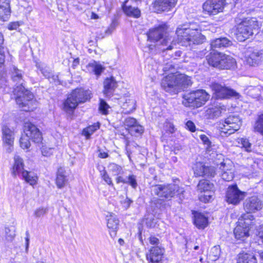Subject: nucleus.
<instances>
[{"label": "nucleus", "instance_id": "1", "mask_svg": "<svg viewBox=\"0 0 263 263\" xmlns=\"http://www.w3.org/2000/svg\"><path fill=\"white\" fill-rule=\"evenodd\" d=\"M10 76L14 83L13 93L16 96L17 104L25 111H32L37 107V102L33 93L25 87L24 72L13 66L10 69Z\"/></svg>", "mask_w": 263, "mask_h": 263}, {"label": "nucleus", "instance_id": "2", "mask_svg": "<svg viewBox=\"0 0 263 263\" xmlns=\"http://www.w3.org/2000/svg\"><path fill=\"white\" fill-rule=\"evenodd\" d=\"M177 38L174 41L172 44L175 45L177 43L182 46L187 47L193 45L202 44L205 40V37L199 31L193 30L183 25L179 26L176 31Z\"/></svg>", "mask_w": 263, "mask_h": 263}, {"label": "nucleus", "instance_id": "3", "mask_svg": "<svg viewBox=\"0 0 263 263\" xmlns=\"http://www.w3.org/2000/svg\"><path fill=\"white\" fill-rule=\"evenodd\" d=\"M191 84L190 79L183 74L171 73L164 77L161 81L162 87L166 91L177 93Z\"/></svg>", "mask_w": 263, "mask_h": 263}, {"label": "nucleus", "instance_id": "4", "mask_svg": "<svg viewBox=\"0 0 263 263\" xmlns=\"http://www.w3.org/2000/svg\"><path fill=\"white\" fill-rule=\"evenodd\" d=\"M235 22L238 24L236 37L238 41H244L254 34L257 33L259 25L256 18H245L240 22L236 18Z\"/></svg>", "mask_w": 263, "mask_h": 263}, {"label": "nucleus", "instance_id": "5", "mask_svg": "<svg viewBox=\"0 0 263 263\" xmlns=\"http://www.w3.org/2000/svg\"><path fill=\"white\" fill-rule=\"evenodd\" d=\"M91 91L83 88H76L68 95L63 103V109L67 113L72 112L79 104L89 100L91 98Z\"/></svg>", "mask_w": 263, "mask_h": 263}, {"label": "nucleus", "instance_id": "6", "mask_svg": "<svg viewBox=\"0 0 263 263\" xmlns=\"http://www.w3.org/2000/svg\"><path fill=\"white\" fill-rule=\"evenodd\" d=\"M24 132L25 134L20 140L21 147L23 149H28L30 145V139L36 143H41L43 140L41 132L32 123L30 122H25L24 126Z\"/></svg>", "mask_w": 263, "mask_h": 263}, {"label": "nucleus", "instance_id": "7", "mask_svg": "<svg viewBox=\"0 0 263 263\" xmlns=\"http://www.w3.org/2000/svg\"><path fill=\"white\" fill-rule=\"evenodd\" d=\"M152 194L159 197L170 200L175 196L183 194L184 189L175 183L156 184L151 187Z\"/></svg>", "mask_w": 263, "mask_h": 263}, {"label": "nucleus", "instance_id": "8", "mask_svg": "<svg viewBox=\"0 0 263 263\" xmlns=\"http://www.w3.org/2000/svg\"><path fill=\"white\" fill-rule=\"evenodd\" d=\"M166 29L164 26H160L157 28L151 29L147 33L148 40L153 42H157V45L161 44L162 46H167L168 43L171 44L166 48H162V51L169 50L172 49V44L174 40L172 37L166 35Z\"/></svg>", "mask_w": 263, "mask_h": 263}, {"label": "nucleus", "instance_id": "9", "mask_svg": "<svg viewBox=\"0 0 263 263\" xmlns=\"http://www.w3.org/2000/svg\"><path fill=\"white\" fill-rule=\"evenodd\" d=\"M210 96L204 90H197L183 95L182 103L187 107H199L204 104Z\"/></svg>", "mask_w": 263, "mask_h": 263}, {"label": "nucleus", "instance_id": "10", "mask_svg": "<svg viewBox=\"0 0 263 263\" xmlns=\"http://www.w3.org/2000/svg\"><path fill=\"white\" fill-rule=\"evenodd\" d=\"M246 195V192L240 190L236 184L232 185L227 189L226 200L229 204L238 205Z\"/></svg>", "mask_w": 263, "mask_h": 263}, {"label": "nucleus", "instance_id": "11", "mask_svg": "<svg viewBox=\"0 0 263 263\" xmlns=\"http://www.w3.org/2000/svg\"><path fill=\"white\" fill-rule=\"evenodd\" d=\"M214 187L213 183L208 180H201L197 185V190L201 193H203L199 197V199L203 202H209L213 196L212 190Z\"/></svg>", "mask_w": 263, "mask_h": 263}, {"label": "nucleus", "instance_id": "12", "mask_svg": "<svg viewBox=\"0 0 263 263\" xmlns=\"http://www.w3.org/2000/svg\"><path fill=\"white\" fill-rule=\"evenodd\" d=\"M210 87L218 99L229 98L230 97H237L239 96V94L234 90L229 89L218 83H212Z\"/></svg>", "mask_w": 263, "mask_h": 263}, {"label": "nucleus", "instance_id": "13", "mask_svg": "<svg viewBox=\"0 0 263 263\" xmlns=\"http://www.w3.org/2000/svg\"><path fill=\"white\" fill-rule=\"evenodd\" d=\"M263 206V202L256 196H252L246 199L243 203V207L246 213L252 214L260 210Z\"/></svg>", "mask_w": 263, "mask_h": 263}, {"label": "nucleus", "instance_id": "14", "mask_svg": "<svg viewBox=\"0 0 263 263\" xmlns=\"http://www.w3.org/2000/svg\"><path fill=\"white\" fill-rule=\"evenodd\" d=\"M223 130L221 133L231 135L238 130L241 125L239 116H229L224 121Z\"/></svg>", "mask_w": 263, "mask_h": 263}, {"label": "nucleus", "instance_id": "15", "mask_svg": "<svg viewBox=\"0 0 263 263\" xmlns=\"http://www.w3.org/2000/svg\"><path fill=\"white\" fill-rule=\"evenodd\" d=\"M224 0H208L203 5V10L210 15H215L222 11Z\"/></svg>", "mask_w": 263, "mask_h": 263}, {"label": "nucleus", "instance_id": "16", "mask_svg": "<svg viewBox=\"0 0 263 263\" xmlns=\"http://www.w3.org/2000/svg\"><path fill=\"white\" fill-rule=\"evenodd\" d=\"M247 63L250 66H255L260 64L262 60L261 50L249 48L246 54Z\"/></svg>", "mask_w": 263, "mask_h": 263}, {"label": "nucleus", "instance_id": "17", "mask_svg": "<svg viewBox=\"0 0 263 263\" xmlns=\"http://www.w3.org/2000/svg\"><path fill=\"white\" fill-rule=\"evenodd\" d=\"M194 175L196 177H214L215 170L213 166H206L201 162L196 163L193 167Z\"/></svg>", "mask_w": 263, "mask_h": 263}, {"label": "nucleus", "instance_id": "18", "mask_svg": "<svg viewBox=\"0 0 263 263\" xmlns=\"http://www.w3.org/2000/svg\"><path fill=\"white\" fill-rule=\"evenodd\" d=\"M177 0H155L153 3V8L157 13L168 11L174 8Z\"/></svg>", "mask_w": 263, "mask_h": 263}, {"label": "nucleus", "instance_id": "19", "mask_svg": "<svg viewBox=\"0 0 263 263\" xmlns=\"http://www.w3.org/2000/svg\"><path fill=\"white\" fill-rule=\"evenodd\" d=\"M163 255V249L159 246H154L146 254V259L152 263H162Z\"/></svg>", "mask_w": 263, "mask_h": 263}, {"label": "nucleus", "instance_id": "20", "mask_svg": "<svg viewBox=\"0 0 263 263\" xmlns=\"http://www.w3.org/2000/svg\"><path fill=\"white\" fill-rule=\"evenodd\" d=\"M222 55H223V53L213 50L206 55V59L210 66L219 69L221 59L222 58Z\"/></svg>", "mask_w": 263, "mask_h": 263}, {"label": "nucleus", "instance_id": "21", "mask_svg": "<svg viewBox=\"0 0 263 263\" xmlns=\"http://www.w3.org/2000/svg\"><path fill=\"white\" fill-rule=\"evenodd\" d=\"M117 87V83L114 78H107L104 82V95L107 97H111Z\"/></svg>", "mask_w": 263, "mask_h": 263}, {"label": "nucleus", "instance_id": "22", "mask_svg": "<svg viewBox=\"0 0 263 263\" xmlns=\"http://www.w3.org/2000/svg\"><path fill=\"white\" fill-rule=\"evenodd\" d=\"M232 167L231 163L227 164L226 162L220 163V169L222 171L221 176L223 180L230 181L233 179L234 175L232 172Z\"/></svg>", "mask_w": 263, "mask_h": 263}, {"label": "nucleus", "instance_id": "23", "mask_svg": "<svg viewBox=\"0 0 263 263\" xmlns=\"http://www.w3.org/2000/svg\"><path fill=\"white\" fill-rule=\"evenodd\" d=\"M10 13V0H0V20L6 21Z\"/></svg>", "mask_w": 263, "mask_h": 263}, {"label": "nucleus", "instance_id": "24", "mask_svg": "<svg viewBox=\"0 0 263 263\" xmlns=\"http://www.w3.org/2000/svg\"><path fill=\"white\" fill-rule=\"evenodd\" d=\"M2 132L4 143L11 147L13 144L14 140L13 132L7 126L4 125L2 128ZM8 151V152L11 151L10 147L9 148Z\"/></svg>", "mask_w": 263, "mask_h": 263}, {"label": "nucleus", "instance_id": "25", "mask_svg": "<svg viewBox=\"0 0 263 263\" xmlns=\"http://www.w3.org/2000/svg\"><path fill=\"white\" fill-rule=\"evenodd\" d=\"M14 163L12 168V175L15 177L17 175L22 174L24 170V161L23 159L18 155H15L14 157Z\"/></svg>", "mask_w": 263, "mask_h": 263}, {"label": "nucleus", "instance_id": "26", "mask_svg": "<svg viewBox=\"0 0 263 263\" xmlns=\"http://www.w3.org/2000/svg\"><path fill=\"white\" fill-rule=\"evenodd\" d=\"M119 221L115 216L111 215L107 219V227L109 229V234L111 237H115L117 234V231L119 227Z\"/></svg>", "mask_w": 263, "mask_h": 263}, {"label": "nucleus", "instance_id": "27", "mask_svg": "<svg viewBox=\"0 0 263 263\" xmlns=\"http://www.w3.org/2000/svg\"><path fill=\"white\" fill-rule=\"evenodd\" d=\"M222 56V58L221 59L220 65V67H219V69H229L235 67L236 64V61L230 55H228L224 53H223Z\"/></svg>", "mask_w": 263, "mask_h": 263}, {"label": "nucleus", "instance_id": "28", "mask_svg": "<svg viewBox=\"0 0 263 263\" xmlns=\"http://www.w3.org/2000/svg\"><path fill=\"white\" fill-rule=\"evenodd\" d=\"M67 181V175L64 168L60 167L57 172L56 184L58 188L63 187Z\"/></svg>", "mask_w": 263, "mask_h": 263}, {"label": "nucleus", "instance_id": "29", "mask_svg": "<svg viewBox=\"0 0 263 263\" xmlns=\"http://www.w3.org/2000/svg\"><path fill=\"white\" fill-rule=\"evenodd\" d=\"M232 44L231 41L227 37L217 38L211 43V47L213 50L216 48L228 47Z\"/></svg>", "mask_w": 263, "mask_h": 263}, {"label": "nucleus", "instance_id": "30", "mask_svg": "<svg viewBox=\"0 0 263 263\" xmlns=\"http://www.w3.org/2000/svg\"><path fill=\"white\" fill-rule=\"evenodd\" d=\"M234 233L236 239H243L249 236V229L238 223L234 230Z\"/></svg>", "mask_w": 263, "mask_h": 263}, {"label": "nucleus", "instance_id": "31", "mask_svg": "<svg viewBox=\"0 0 263 263\" xmlns=\"http://www.w3.org/2000/svg\"><path fill=\"white\" fill-rule=\"evenodd\" d=\"M254 217L250 213H246L242 214L238 219V223L244 227H247L250 229V226L253 223Z\"/></svg>", "mask_w": 263, "mask_h": 263}, {"label": "nucleus", "instance_id": "32", "mask_svg": "<svg viewBox=\"0 0 263 263\" xmlns=\"http://www.w3.org/2000/svg\"><path fill=\"white\" fill-rule=\"evenodd\" d=\"M127 1H125L122 5V9L124 12L129 16L139 17L140 16V11L138 8L133 7L126 5Z\"/></svg>", "mask_w": 263, "mask_h": 263}, {"label": "nucleus", "instance_id": "33", "mask_svg": "<svg viewBox=\"0 0 263 263\" xmlns=\"http://www.w3.org/2000/svg\"><path fill=\"white\" fill-rule=\"evenodd\" d=\"M255 256L249 253H240L238 255L237 263H256Z\"/></svg>", "mask_w": 263, "mask_h": 263}, {"label": "nucleus", "instance_id": "34", "mask_svg": "<svg viewBox=\"0 0 263 263\" xmlns=\"http://www.w3.org/2000/svg\"><path fill=\"white\" fill-rule=\"evenodd\" d=\"M194 224L199 229H204L208 225V219L201 213L195 215Z\"/></svg>", "mask_w": 263, "mask_h": 263}, {"label": "nucleus", "instance_id": "35", "mask_svg": "<svg viewBox=\"0 0 263 263\" xmlns=\"http://www.w3.org/2000/svg\"><path fill=\"white\" fill-rule=\"evenodd\" d=\"M122 107L123 109L122 114H131L136 108V101L134 99H129L124 102Z\"/></svg>", "mask_w": 263, "mask_h": 263}, {"label": "nucleus", "instance_id": "36", "mask_svg": "<svg viewBox=\"0 0 263 263\" xmlns=\"http://www.w3.org/2000/svg\"><path fill=\"white\" fill-rule=\"evenodd\" d=\"M22 176L26 182L29 183L30 185H34L36 183L37 177L33 173L28 172L27 171H23L22 172Z\"/></svg>", "mask_w": 263, "mask_h": 263}, {"label": "nucleus", "instance_id": "37", "mask_svg": "<svg viewBox=\"0 0 263 263\" xmlns=\"http://www.w3.org/2000/svg\"><path fill=\"white\" fill-rule=\"evenodd\" d=\"M220 247L215 246L212 247L208 254V259L209 261H215L217 260L220 255Z\"/></svg>", "mask_w": 263, "mask_h": 263}, {"label": "nucleus", "instance_id": "38", "mask_svg": "<svg viewBox=\"0 0 263 263\" xmlns=\"http://www.w3.org/2000/svg\"><path fill=\"white\" fill-rule=\"evenodd\" d=\"M99 128V123H95L83 129L82 135H84L87 139H88L90 138V136Z\"/></svg>", "mask_w": 263, "mask_h": 263}, {"label": "nucleus", "instance_id": "39", "mask_svg": "<svg viewBox=\"0 0 263 263\" xmlns=\"http://www.w3.org/2000/svg\"><path fill=\"white\" fill-rule=\"evenodd\" d=\"M40 71L46 78L49 80L51 79L54 82L58 80V76L53 74L51 69L48 67H42L40 68Z\"/></svg>", "mask_w": 263, "mask_h": 263}, {"label": "nucleus", "instance_id": "40", "mask_svg": "<svg viewBox=\"0 0 263 263\" xmlns=\"http://www.w3.org/2000/svg\"><path fill=\"white\" fill-rule=\"evenodd\" d=\"M11 90V87L9 84L8 81L5 77H2L0 79V91L4 93H8Z\"/></svg>", "mask_w": 263, "mask_h": 263}, {"label": "nucleus", "instance_id": "41", "mask_svg": "<svg viewBox=\"0 0 263 263\" xmlns=\"http://www.w3.org/2000/svg\"><path fill=\"white\" fill-rule=\"evenodd\" d=\"M254 131L263 136V116H259L253 125Z\"/></svg>", "mask_w": 263, "mask_h": 263}, {"label": "nucleus", "instance_id": "42", "mask_svg": "<svg viewBox=\"0 0 263 263\" xmlns=\"http://www.w3.org/2000/svg\"><path fill=\"white\" fill-rule=\"evenodd\" d=\"M4 231L6 239L8 240H12L15 236V230L13 227H5Z\"/></svg>", "mask_w": 263, "mask_h": 263}, {"label": "nucleus", "instance_id": "43", "mask_svg": "<svg viewBox=\"0 0 263 263\" xmlns=\"http://www.w3.org/2000/svg\"><path fill=\"white\" fill-rule=\"evenodd\" d=\"M48 212V209L46 207H40L36 209L33 212L34 216L35 218H40L46 215Z\"/></svg>", "mask_w": 263, "mask_h": 263}, {"label": "nucleus", "instance_id": "44", "mask_svg": "<svg viewBox=\"0 0 263 263\" xmlns=\"http://www.w3.org/2000/svg\"><path fill=\"white\" fill-rule=\"evenodd\" d=\"M88 65L89 67L92 68V70L96 75H100L104 70V68L101 65L97 64L95 62L89 64Z\"/></svg>", "mask_w": 263, "mask_h": 263}, {"label": "nucleus", "instance_id": "45", "mask_svg": "<svg viewBox=\"0 0 263 263\" xmlns=\"http://www.w3.org/2000/svg\"><path fill=\"white\" fill-rule=\"evenodd\" d=\"M143 222H145L147 227L153 228L156 224V219L152 215H149L147 217L144 218Z\"/></svg>", "mask_w": 263, "mask_h": 263}, {"label": "nucleus", "instance_id": "46", "mask_svg": "<svg viewBox=\"0 0 263 263\" xmlns=\"http://www.w3.org/2000/svg\"><path fill=\"white\" fill-rule=\"evenodd\" d=\"M109 108V106L106 103V102L103 99H100V102L99 104V110L103 114L106 115L108 112V109Z\"/></svg>", "mask_w": 263, "mask_h": 263}, {"label": "nucleus", "instance_id": "47", "mask_svg": "<svg viewBox=\"0 0 263 263\" xmlns=\"http://www.w3.org/2000/svg\"><path fill=\"white\" fill-rule=\"evenodd\" d=\"M238 143L242 145V147L245 148L246 151H251V144L249 142L248 139L241 138L239 139Z\"/></svg>", "mask_w": 263, "mask_h": 263}, {"label": "nucleus", "instance_id": "48", "mask_svg": "<svg viewBox=\"0 0 263 263\" xmlns=\"http://www.w3.org/2000/svg\"><path fill=\"white\" fill-rule=\"evenodd\" d=\"M110 171L114 173L115 175H118L122 173V167L115 163H111L109 166Z\"/></svg>", "mask_w": 263, "mask_h": 263}, {"label": "nucleus", "instance_id": "49", "mask_svg": "<svg viewBox=\"0 0 263 263\" xmlns=\"http://www.w3.org/2000/svg\"><path fill=\"white\" fill-rule=\"evenodd\" d=\"M144 132V128L143 127L139 125L136 123L133 127H132V128L130 129V132L132 134H141Z\"/></svg>", "mask_w": 263, "mask_h": 263}, {"label": "nucleus", "instance_id": "50", "mask_svg": "<svg viewBox=\"0 0 263 263\" xmlns=\"http://www.w3.org/2000/svg\"><path fill=\"white\" fill-rule=\"evenodd\" d=\"M127 184H129L134 189H136L138 185L136 177L134 175H129L127 177V180H126Z\"/></svg>", "mask_w": 263, "mask_h": 263}, {"label": "nucleus", "instance_id": "51", "mask_svg": "<svg viewBox=\"0 0 263 263\" xmlns=\"http://www.w3.org/2000/svg\"><path fill=\"white\" fill-rule=\"evenodd\" d=\"M136 123H137L136 120L131 117H127L124 121L125 125L130 127V129L132 128V127Z\"/></svg>", "mask_w": 263, "mask_h": 263}, {"label": "nucleus", "instance_id": "52", "mask_svg": "<svg viewBox=\"0 0 263 263\" xmlns=\"http://www.w3.org/2000/svg\"><path fill=\"white\" fill-rule=\"evenodd\" d=\"M223 111H226L225 108H215L210 109L207 113L208 115L213 114V115H218L219 114H224Z\"/></svg>", "mask_w": 263, "mask_h": 263}, {"label": "nucleus", "instance_id": "53", "mask_svg": "<svg viewBox=\"0 0 263 263\" xmlns=\"http://www.w3.org/2000/svg\"><path fill=\"white\" fill-rule=\"evenodd\" d=\"M175 69V65L172 63V61L168 62L166 63L163 67V70L165 72L167 71H171L173 72L172 70Z\"/></svg>", "mask_w": 263, "mask_h": 263}, {"label": "nucleus", "instance_id": "54", "mask_svg": "<svg viewBox=\"0 0 263 263\" xmlns=\"http://www.w3.org/2000/svg\"><path fill=\"white\" fill-rule=\"evenodd\" d=\"M52 148H47L45 146H42L41 151L42 155L44 156H49L52 154Z\"/></svg>", "mask_w": 263, "mask_h": 263}, {"label": "nucleus", "instance_id": "55", "mask_svg": "<svg viewBox=\"0 0 263 263\" xmlns=\"http://www.w3.org/2000/svg\"><path fill=\"white\" fill-rule=\"evenodd\" d=\"M102 178L103 180L109 185H111L112 186L114 185L111 178L109 176V175L107 174L105 171H104V173L102 175Z\"/></svg>", "mask_w": 263, "mask_h": 263}, {"label": "nucleus", "instance_id": "56", "mask_svg": "<svg viewBox=\"0 0 263 263\" xmlns=\"http://www.w3.org/2000/svg\"><path fill=\"white\" fill-rule=\"evenodd\" d=\"M185 126H186V128L191 132H195V130H196L195 125L193 122H192L191 121H188L186 123Z\"/></svg>", "mask_w": 263, "mask_h": 263}, {"label": "nucleus", "instance_id": "57", "mask_svg": "<svg viewBox=\"0 0 263 263\" xmlns=\"http://www.w3.org/2000/svg\"><path fill=\"white\" fill-rule=\"evenodd\" d=\"M149 242L151 245H154L155 246H158V245L160 243L159 240L158 238L155 236H151L149 238Z\"/></svg>", "mask_w": 263, "mask_h": 263}, {"label": "nucleus", "instance_id": "58", "mask_svg": "<svg viewBox=\"0 0 263 263\" xmlns=\"http://www.w3.org/2000/svg\"><path fill=\"white\" fill-rule=\"evenodd\" d=\"M20 25L18 22H13L10 23L8 26V28L10 30H16L18 28Z\"/></svg>", "mask_w": 263, "mask_h": 263}, {"label": "nucleus", "instance_id": "59", "mask_svg": "<svg viewBox=\"0 0 263 263\" xmlns=\"http://www.w3.org/2000/svg\"><path fill=\"white\" fill-rule=\"evenodd\" d=\"M26 237H25V241H26V249L25 251L27 253L29 249V233L28 231L26 232Z\"/></svg>", "mask_w": 263, "mask_h": 263}, {"label": "nucleus", "instance_id": "60", "mask_svg": "<svg viewBox=\"0 0 263 263\" xmlns=\"http://www.w3.org/2000/svg\"><path fill=\"white\" fill-rule=\"evenodd\" d=\"M200 138L204 144H209L210 143L209 138L205 135H201Z\"/></svg>", "mask_w": 263, "mask_h": 263}, {"label": "nucleus", "instance_id": "61", "mask_svg": "<svg viewBox=\"0 0 263 263\" xmlns=\"http://www.w3.org/2000/svg\"><path fill=\"white\" fill-rule=\"evenodd\" d=\"M5 61V55L3 52L1 51V47L0 46V66L4 64Z\"/></svg>", "mask_w": 263, "mask_h": 263}, {"label": "nucleus", "instance_id": "62", "mask_svg": "<svg viewBox=\"0 0 263 263\" xmlns=\"http://www.w3.org/2000/svg\"><path fill=\"white\" fill-rule=\"evenodd\" d=\"M116 182L117 183H119L121 182L123 183H126V180H125L122 177L119 176L116 178Z\"/></svg>", "mask_w": 263, "mask_h": 263}, {"label": "nucleus", "instance_id": "63", "mask_svg": "<svg viewBox=\"0 0 263 263\" xmlns=\"http://www.w3.org/2000/svg\"><path fill=\"white\" fill-rule=\"evenodd\" d=\"M182 149V146L179 144L175 145L174 147V153L177 154L179 151Z\"/></svg>", "mask_w": 263, "mask_h": 263}, {"label": "nucleus", "instance_id": "64", "mask_svg": "<svg viewBox=\"0 0 263 263\" xmlns=\"http://www.w3.org/2000/svg\"><path fill=\"white\" fill-rule=\"evenodd\" d=\"M99 157L101 158H106L108 157V155L106 152H102L100 151Z\"/></svg>", "mask_w": 263, "mask_h": 263}]
</instances>
